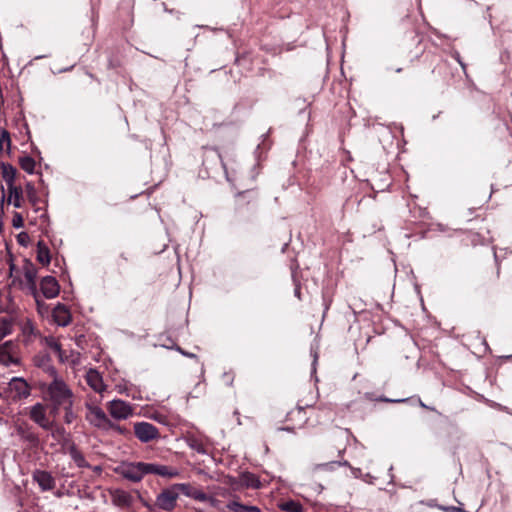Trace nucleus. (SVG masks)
Segmentation results:
<instances>
[{
	"mask_svg": "<svg viewBox=\"0 0 512 512\" xmlns=\"http://www.w3.org/2000/svg\"><path fill=\"white\" fill-rule=\"evenodd\" d=\"M68 449H69V454H70L71 458L73 459V461L75 462V464L78 467H80V468L89 467V464L85 460L83 454L75 447L74 444H70Z\"/></svg>",
	"mask_w": 512,
	"mask_h": 512,
	"instance_id": "aec40b11",
	"label": "nucleus"
},
{
	"mask_svg": "<svg viewBox=\"0 0 512 512\" xmlns=\"http://www.w3.org/2000/svg\"><path fill=\"white\" fill-rule=\"evenodd\" d=\"M12 332V322L7 318H2L0 320V340L11 334Z\"/></svg>",
	"mask_w": 512,
	"mask_h": 512,
	"instance_id": "a878e982",
	"label": "nucleus"
},
{
	"mask_svg": "<svg viewBox=\"0 0 512 512\" xmlns=\"http://www.w3.org/2000/svg\"><path fill=\"white\" fill-rule=\"evenodd\" d=\"M445 510H451V511H454V512H461L462 509L461 508H457V507H449V508H445Z\"/></svg>",
	"mask_w": 512,
	"mask_h": 512,
	"instance_id": "79ce46f5",
	"label": "nucleus"
},
{
	"mask_svg": "<svg viewBox=\"0 0 512 512\" xmlns=\"http://www.w3.org/2000/svg\"><path fill=\"white\" fill-rule=\"evenodd\" d=\"M0 174L7 186L14 184L16 169L8 163H0Z\"/></svg>",
	"mask_w": 512,
	"mask_h": 512,
	"instance_id": "2eb2a0df",
	"label": "nucleus"
},
{
	"mask_svg": "<svg viewBox=\"0 0 512 512\" xmlns=\"http://www.w3.org/2000/svg\"><path fill=\"white\" fill-rule=\"evenodd\" d=\"M51 429V437L57 442L58 445L61 446V448H65L67 445L68 447L70 444L69 435L66 433L65 429L62 427H53Z\"/></svg>",
	"mask_w": 512,
	"mask_h": 512,
	"instance_id": "ddd939ff",
	"label": "nucleus"
},
{
	"mask_svg": "<svg viewBox=\"0 0 512 512\" xmlns=\"http://www.w3.org/2000/svg\"><path fill=\"white\" fill-rule=\"evenodd\" d=\"M33 362L36 367L41 368L44 372L48 373L53 377V380L50 384H64L62 381H59L56 377V370L51 365L50 356L47 353H39L34 356Z\"/></svg>",
	"mask_w": 512,
	"mask_h": 512,
	"instance_id": "0eeeda50",
	"label": "nucleus"
},
{
	"mask_svg": "<svg viewBox=\"0 0 512 512\" xmlns=\"http://www.w3.org/2000/svg\"><path fill=\"white\" fill-rule=\"evenodd\" d=\"M335 465H341V463L332 461L329 463L318 464L315 466V469L330 470L333 469Z\"/></svg>",
	"mask_w": 512,
	"mask_h": 512,
	"instance_id": "c9c22d12",
	"label": "nucleus"
},
{
	"mask_svg": "<svg viewBox=\"0 0 512 512\" xmlns=\"http://www.w3.org/2000/svg\"><path fill=\"white\" fill-rule=\"evenodd\" d=\"M12 225L14 228H17V229L23 227L24 220L20 213H17V212L14 213L13 218H12Z\"/></svg>",
	"mask_w": 512,
	"mask_h": 512,
	"instance_id": "f704fd0d",
	"label": "nucleus"
},
{
	"mask_svg": "<svg viewBox=\"0 0 512 512\" xmlns=\"http://www.w3.org/2000/svg\"><path fill=\"white\" fill-rule=\"evenodd\" d=\"M296 295H299V289L295 290Z\"/></svg>",
	"mask_w": 512,
	"mask_h": 512,
	"instance_id": "3c124183",
	"label": "nucleus"
},
{
	"mask_svg": "<svg viewBox=\"0 0 512 512\" xmlns=\"http://www.w3.org/2000/svg\"><path fill=\"white\" fill-rule=\"evenodd\" d=\"M191 498L200 502L208 501V495L203 491L197 489L196 487L194 488L193 493L191 494Z\"/></svg>",
	"mask_w": 512,
	"mask_h": 512,
	"instance_id": "473e14b6",
	"label": "nucleus"
},
{
	"mask_svg": "<svg viewBox=\"0 0 512 512\" xmlns=\"http://www.w3.org/2000/svg\"><path fill=\"white\" fill-rule=\"evenodd\" d=\"M188 446L200 454H206L207 449L204 443L196 437H189L187 439Z\"/></svg>",
	"mask_w": 512,
	"mask_h": 512,
	"instance_id": "5701e85b",
	"label": "nucleus"
},
{
	"mask_svg": "<svg viewBox=\"0 0 512 512\" xmlns=\"http://www.w3.org/2000/svg\"><path fill=\"white\" fill-rule=\"evenodd\" d=\"M21 168L29 174H32L35 169V161L30 156L21 157L19 160Z\"/></svg>",
	"mask_w": 512,
	"mask_h": 512,
	"instance_id": "b1692460",
	"label": "nucleus"
},
{
	"mask_svg": "<svg viewBox=\"0 0 512 512\" xmlns=\"http://www.w3.org/2000/svg\"><path fill=\"white\" fill-rule=\"evenodd\" d=\"M313 357H314L313 365H315V363L317 362V358H318V355H317V353H316V352L314 353V356H313Z\"/></svg>",
	"mask_w": 512,
	"mask_h": 512,
	"instance_id": "49530a36",
	"label": "nucleus"
},
{
	"mask_svg": "<svg viewBox=\"0 0 512 512\" xmlns=\"http://www.w3.org/2000/svg\"><path fill=\"white\" fill-rule=\"evenodd\" d=\"M108 411L110 415L117 420H124L129 418L132 413V407L122 400H112L108 404Z\"/></svg>",
	"mask_w": 512,
	"mask_h": 512,
	"instance_id": "423d86ee",
	"label": "nucleus"
},
{
	"mask_svg": "<svg viewBox=\"0 0 512 512\" xmlns=\"http://www.w3.org/2000/svg\"><path fill=\"white\" fill-rule=\"evenodd\" d=\"M18 243L22 246H26L29 241V235L26 232H21L17 236Z\"/></svg>",
	"mask_w": 512,
	"mask_h": 512,
	"instance_id": "e433bc0d",
	"label": "nucleus"
},
{
	"mask_svg": "<svg viewBox=\"0 0 512 512\" xmlns=\"http://www.w3.org/2000/svg\"><path fill=\"white\" fill-rule=\"evenodd\" d=\"M52 317L55 323L59 326H67L71 322V314L68 310V308L61 303H58L53 311H52Z\"/></svg>",
	"mask_w": 512,
	"mask_h": 512,
	"instance_id": "9b49d317",
	"label": "nucleus"
},
{
	"mask_svg": "<svg viewBox=\"0 0 512 512\" xmlns=\"http://www.w3.org/2000/svg\"><path fill=\"white\" fill-rule=\"evenodd\" d=\"M34 479L43 490L52 489L54 486L52 476L46 471H36L34 473Z\"/></svg>",
	"mask_w": 512,
	"mask_h": 512,
	"instance_id": "4468645a",
	"label": "nucleus"
},
{
	"mask_svg": "<svg viewBox=\"0 0 512 512\" xmlns=\"http://www.w3.org/2000/svg\"><path fill=\"white\" fill-rule=\"evenodd\" d=\"M87 409L88 412L86 418L90 424L105 431L110 430V427H112V421L100 407L89 405Z\"/></svg>",
	"mask_w": 512,
	"mask_h": 512,
	"instance_id": "f03ea898",
	"label": "nucleus"
},
{
	"mask_svg": "<svg viewBox=\"0 0 512 512\" xmlns=\"http://www.w3.org/2000/svg\"><path fill=\"white\" fill-rule=\"evenodd\" d=\"M8 197L7 202L9 204H13L14 207L20 208L21 207V201H22V189L21 187H17L14 184L11 186H8Z\"/></svg>",
	"mask_w": 512,
	"mask_h": 512,
	"instance_id": "dca6fc26",
	"label": "nucleus"
},
{
	"mask_svg": "<svg viewBox=\"0 0 512 512\" xmlns=\"http://www.w3.org/2000/svg\"><path fill=\"white\" fill-rule=\"evenodd\" d=\"M10 144H11V140H10V135H9L8 131H6L5 129L1 130L0 131V151H4L5 149L7 151H9Z\"/></svg>",
	"mask_w": 512,
	"mask_h": 512,
	"instance_id": "cd10ccee",
	"label": "nucleus"
},
{
	"mask_svg": "<svg viewBox=\"0 0 512 512\" xmlns=\"http://www.w3.org/2000/svg\"><path fill=\"white\" fill-rule=\"evenodd\" d=\"M110 430H114V431H117L119 434H126L127 433V429L126 428H123L115 423L112 422V427H110Z\"/></svg>",
	"mask_w": 512,
	"mask_h": 512,
	"instance_id": "4c0bfd02",
	"label": "nucleus"
},
{
	"mask_svg": "<svg viewBox=\"0 0 512 512\" xmlns=\"http://www.w3.org/2000/svg\"><path fill=\"white\" fill-rule=\"evenodd\" d=\"M401 71H402V69H401V68H398V69L396 70V72H398V73H399V72H401Z\"/></svg>",
	"mask_w": 512,
	"mask_h": 512,
	"instance_id": "603ef678",
	"label": "nucleus"
},
{
	"mask_svg": "<svg viewBox=\"0 0 512 512\" xmlns=\"http://www.w3.org/2000/svg\"><path fill=\"white\" fill-rule=\"evenodd\" d=\"M70 419H71V416H69L68 414L66 415V421L67 422H70Z\"/></svg>",
	"mask_w": 512,
	"mask_h": 512,
	"instance_id": "09e8293b",
	"label": "nucleus"
},
{
	"mask_svg": "<svg viewBox=\"0 0 512 512\" xmlns=\"http://www.w3.org/2000/svg\"><path fill=\"white\" fill-rule=\"evenodd\" d=\"M35 298V301H36V305H37V309H38V312L41 314V315H44L45 313H48V305L39 299L38 297V293L36 294V297Z\"/></svg>",
	"mask_w": 512,
	"mask_h": 512,
	"instance_id": "72a5a7b5",
	"label": "nucleus"
},
{
	"mask_svg": "<svg viewBox=\"0 0 512 512\" xmlns=\"http://www.w3.org/2000/svg\"><path fill=\"white\" fill-rule=\"evenodd\" d=\"M23 395H24V396H27V395H29V392H28V391H24V392H23Z\"/></svg>",
	"mask_w": 512,
	"mask_h": 512,
	"instance_id": "8fccbe9b",
	"label": "nucleus"
},
{
	"mask_svg": "<svg viewBox=\"0 0 512 512\" xmlns=\"http://www.w3.org/2000/svg\"><path fill=\"white\" fill-rule=\"evenodd\" d=\"M37 260L43 265H48L51 261L49 248L43 241L37 243Z\"/></svg>",
	"mask_w": 512,
	"mask_h": 512,
	"instance_id": "6ab92c4d",
	"label": "nucleus"
},
{
	"mask_svg": "<svg viewBox=\"0 0 512 512\" xmlns=\"http://www.w3.org/2000/svg\"><path fill=\"white\" fill-rule=\"evenodd\" d=\"M26 439L31 442L33 445H37L38 444V437L34 434V433H28L26 435Z\"/></svg>",
	"mask_w": 512,
	"mask_h": 512,
	"instance_id": "58836bf2",
	"label": "nucleus"
},
{
	"mask_svg": "<svg viewBox=\"0 0 512 512\" xmlns=\"http://www.w3.org/2000/svg\"><path fill=\"white\" fill-rule=\"evenodd\" d=\"M45 342H46V345L54 350L55 352L58 353L60 359L62 360L63 359V356H62V350H61V345L60 343L53 337H47L45 338Z\"/></svg>",
	"mask_w": 512,
	"mask_h": 512,
	"instance_id": "c85d7f7f",
	"label": "nucleus"
},
{
	"mask_svg": "<svg viewBox=\"0 0 512 512\" xmlns=\"http://www.w3.org/2000/svg\"><path fill=\"white\" fill-rule=\"evenodd\" d=\"M158 469H159V464L143 462L144 476L148 475V474H156V475H158Z\"/></svg>",
	"mask_w": 512,
	"mask_h": 512,
	"instance_id": "7c9ffc66",
	"label": "nucleus"
},
{
	"mask_svg": "<svg viewBox=\"0 0 512 512\" xmlns=\"http://www.w3.org/2000/svg\"><path fill=\"white\" fill-rule=\"evenodd\" d=\"M26 191H27V196H28L29 201L33 205H35L36 201H37V193H36L34 186L31 183H28L26 185Z\"/></svg>",
	"mask_w": 512,
	"mask_h": 512,
	"instance_id": "2f4dec72",
	"label": "nucleus"
},
{
	"mask_svg": "<svg viewBox=\"0 0 512 512\" xmlns=\"http://www.w3.org/2000/svg\"><path fill=\"white\" fill-rule=\"evenodd\" d=\"M134 433L136 437L143 443H147L158 438V429L151 423L138 422L134 425Z\"/></svg>",
	"mask_w": 512,
	"mask_h": 512,
	"instance_id": "20e7f679",
	"label": "nucleus"
},
{
	"mask_svg": "<svg viewBox=\"0 0 512 512\" xmlns=\"http://www.w3.org/2000/svg\"><path fill=\"white\" fill-rule=\"evenodd\" d=\"M17 345L13 341H6L0 345V363L9 366L19 364V358L16 353Z\"/></svg>",
	"mask_w": 512,
	"mask_h": 512,
	"instance_id": "39448f33",
	"label": "nucleus"
},
{
	"mask_svg": "<svg viewBox=\"0 0 512 512\" xmlns=\"http://www.w3.org/2000/svg\"><path fill=\"white\" fill-rule=\"evenodd\" d=\"M116 471L123 478L132 482H139L144 477L143 462H123Z\"/></svg>",
	"mask_w": 512,
	"mask_h": 512,
	"instance_id": "f257e3e1",
	"label": "nucleus"
},
{
	"mask_svg": "<svg viewBox=\"0 0 512 512\" xmlns=\"http://www.w3.org/2000/svg\"><path fill=\"white\" fill-rule=\"evenodd\" d=\"M178 496L174 487L164 490L157 496L156 505L163 510L170 511L175 507Z\"/></svg>",
	"mask_w": 512,
	"mask_h": 512,
	"instance_id": "6e6552de",
	"label": "nucleus"
},
{
	"mask_svg": "<svg viewBox=\"0 0 512 512\" xmlns=\"http://www.w3.org/2000/svg\"><path fill=\"white\" fill-rule=\"evenodd\" d=\"M207 502L210 504V506L217 507V505L219 503V500H217L214 497L208 496V501Z\"/></svg>",
	"mask_w": 512,
	"mask_h": 512,
	"instance_id": "ea45409f",
	"label": "nucleus"
},
{
	"mask_svg": "<svg viewBox=\"0 0 512 512\" xmlns=\"http://www.w3.org/2000/svg\"><path fill=\"white\" fill-rule=\"evenodd\" d=\"M387 402H404L405 399H384Z\"/></svg>",
	"mask_w": 512,
	"mask_h": 512,
	"instance_id": "c03bdc74",
	"label": "nucleus"
},
{
	"mask_svg": "<svg viewBox=\"0 0 512 512\" xmlns=\"http://www.w3.org/2000/svg\"><path fill=\"white\" fill-rule=\"evenodd\" d=\"M70 419H71V416H69L68 414L66 415V421L67 422H70Z\"/></svg>",
	"mask_w": 512,
	"mask_h": 512,
	"instance_id": "de8ad7c7",
	"label": "nucleus"
},
{
	"mask_svg": "<svg viewBox=\"0 0 512 512\" xmlns=\"http://www.w3.org/2000/svg\"><path fill=\"white\" fill-rule=\"evenodd\" d=\"M240 484L247 488L258 489L260 488V481L258 477L250 472H244L239 477Z\"/></svg>",
	"mask_w": 512,
	"mask_h": 512,
	"instance_id": "f3484780",
	"label": "nucleus"
},
{
	"mask_svg": "<svg viewBox=\"0 0 512 512\" xmlns=\"http://www.w3.org/2000/svg\"><path fill=\"white\" fill-rule=\"evenodd\" d=\"M21 381L23 384H27V382L21 377H13L7 384H12L13 382Z\"/></svg>",
	"mask_w": 512,
	"mask_h": 512,
	"instance_id": "a19ab883",
	"label": "nucleus"
},
{
	"mask_svg": "<svg viewBox=\"0 0 512 512\" xmlns=\"http://www.w3.org/2000/svg\"><path fill=\"white\" fill-rule=\"evenodd\" d=\"M113 503L119 507H128L131 505L132 497L128 492L116 490L112 494Z\"/></svg>",
	"mask_w": 512,
	"mask_h": 512,
	"instance_id": "a211bd4d",
	"label": "nucleus"
},
{
	"mask_svg": "<svg viewBox=\"0 0 512 512\" xmlns=\"http://www.w3.org/2000/svg\"><path fill=\"white\" fill-rule=\"evenodd\" d=\"M227 508L232 512H261L257 506L243 505L236 500L228 503Z\"/></svg>",
	"mask_w": 512,
	"mask_h": 512,
	"instance_id": "412c9836",
	"label": "nucleus"
},
{
	"mask_svg": "<svg viewBox=\"0 0 512 512\" xmlns=\"http://www.w3.org/2000/svg\"><path fill=\"white\" fill-rule=\"evenodd\" d=\"M41 291L45 298L52 299L58 296L60 292V286L53 276H45L42 278L40 283Z\"/></svg>",
	"mask_w": 512,
	"mask_h": 512,
	"instance_id": "1a4fd4ad",
	"label": "nucleus"
},
{
	"mask_svg": "<svg viewBox=\"0 0 512 512\" xmlns=\"http://www.w3.org/2000/svg\"><path fill=\"white\" fill-rule=\"evenodd\" d=\"M180 474L179 470L170 466L159 465L158 475L165 478H176Z\"/></svg>",
	"mask_w": 512,
	"mask_h": 512,
	"instance_id": "4be33fe9",
	"label": "nucleus"
},
{
	"mask_svg": "<svg viewBox=\"0 0 512 512\" xmlns=\"http://www.w3.org/2000/svg\"><path fill=\"white\" fill-rule=\"evenodd\" d=\"M30 418L44 429L52 428V423L47 419L44 407L39 403L31 408Z\"/></svg>",
	"mask_w": 512,
	"mask_h": 512,
	"instance_id": "f8f14e48",
	"label": "nucleus"
},
{
	"mask_svg": "<svg viewBox=\"0 0 512 512\" xmlns=\"http://www.w3.org/2000/svg\"><path fill=\"white\" fill-rule=\"evenodd\" d=\"M279 508L284 512H302V506L295 501L281 503Z\"/></svg>",
	"mask_w": 512,
	"mask_h": 512,
	"instance_id": "393cba45",
	"label": "nucleus"
},
{
	"mask_svg": "<svg viewBox=\"0 0 512 512\" xmlns=\"http://www.w3.org/2000/svg\"><path fill=\"white\" fill-rule=\"evenodd\" d=\"M87 384H99L102 383V377L100 373L95 369H89L86 372Z\"/></svg>",
	"mask_w": 512,
	"mask_h": 512,
	"instance_id": "bb28decb",
	"label": "nucleus"
},
{
	"mask_svg": "<svg viewBox=\"0 0 512 512\" xmlns=\"http://www.w3.org/2000/svg\"><path fill=\"white\" fill-rule=\"evenodd\" d=\"M45 396L55 405H68L70 407L72 404V393L67 386H47Z\"/></svg>",
	"mask_w": 512,
	"mask_h": 512,
	"instance_id": "7ed1b4c3",
	"label": "nucleus"
},
{
	"mask_svg": "<svg viewBox=\"0 0 512 512\" xmlns=\"http://www.w3.org/2000/svg\"><path fill=\"white\" fill-rule=\"evenodd\" d=\"M179 351H180L183 355L188 356V357H194V356H195L194 354H191V353H188V352H184V351H182L180 348H179Z\"/></svg>",
	"mask_w": 512,
	"mask_h": 512,
	"instance_id": "a18cd8bd",
	"label": "nucleus"
},
{
	"mask_svg": "<svg viewBox=\"0 0 512 512\" xmlns=\"http://www.w3.org/2000/svg\"><path fill=\"white\" fill-rule=\"evenodd\" d=\"M95 388V391L101 393L104 391L105 386H93Z\"/></svg>",
	"mask_w": 512,
	"mask_h": 512,
	"instance_id": "37998d69",
	"label": "nucleus"
},
{
	"mask_svg": "<svg viewBox=\"0 0 512 512\" xmlns=\"http://www.w3.org/2000/svg\"><path fill=\"white\" fill-rule=\"evenodd\" d=\"M24 278L26 281V286L29 290V292L36 297L37 294V286H36V277H37V270L33 266L32 263L26 262L24 267Z\"/></svg>",
	"mask_w": 512,
	"mask_h": 512,
	"instance_id": "9d476101",
	"label": "nucleus"
},
{
	"mask_svg": "<svg viewBox=\"0 0 512 512\" xmlns=\"http://www.w3.org/2000/svg\"><path fill=\"white\" fill-rule=\"evenodd\" d=\"M173 487H174L175 491H177V492L180 491L185 496L190 497V498H191V494L193 493V490L195 488L192 485L185 484V483L175 484Z\"/></svg>",
	"mask_w": 512,
	"mask_h": 512,
	"instance_id": "c756f323",
	"label": "nucleus"
}]
</instances>
